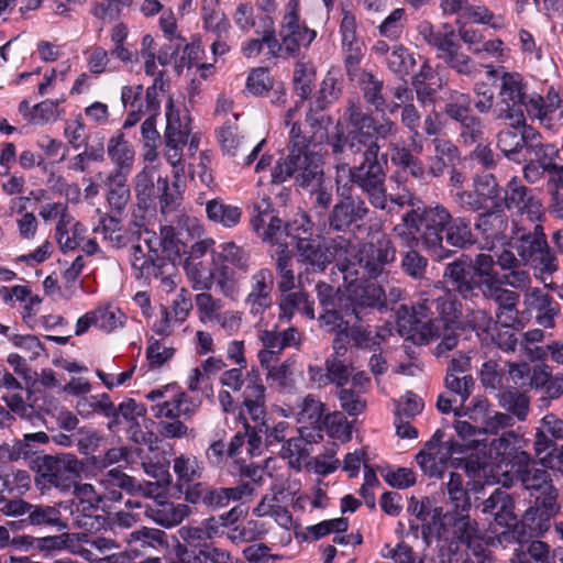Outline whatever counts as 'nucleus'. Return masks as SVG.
<instances>
[{
	"instance_id": "nucleus-50",
	"label": "nucleus",
	"mask_w": 563,
	"mask_h": 563,
	"mask_svg": "<svg viewBox=\"0 0 563 563\" xmlns=\"http://www.w3.org/2000/svg\"><path fill=\"white\" fill-rule=\"evenodd\" d=\"M145 413L146 409L143 405H140L134 399L129 398L115 408V417L108 421L107 427L113 432L118 430L121 424V419L131 424L136 422L139 417L145 416Z\"/></svg>"
},
{
	"instance_id": "nucleus-15",
	"label": "nucleus",
	"mask_w": 563,
	"mask_h": 563,
	"mask_svg": "<svg viewBox=\"0 0 563 563\" xmlns=\"http://www.w3.org/2000/svg\"><path fill=\"white\" fill-rule=\"evenodd\" d=\"M499 90L495 104L497 119L523 118L521 106L526 104V85L517 73L504 71L499 77Z\"/></svg>"
},
{
	"instance_id": "nucleus-11",
	"label": "nucleus",
	"mask_w": 563,
	"mask_h": 563,
	"mask_svg": "<svg viewBox=\"0 0 563 563\" xmlns=\"http://www.w3.org/2000/svg\"><path fill=\"white\" fill-rule=\"evenodd\" d=\"M420 35L432 47L437 49V57L441 59L445 66L456 74L473 77L477 73L474 60L461 51V45L453 41V33L449 32L443 36L432 32L430 23L420 25Z\"/></svg>"
},
{
	"instance_id": "nucleus-60",
	"label": "nucleus",
	"mask_w": 563,
	"mask_h": 563,
	"mask_svg": "<svg viewBox=\"0 0 563 563\" xmlns=\"http://www.w3.org/2000/svg\"><path fill=\"white\" fill-rule=\"evenodd\" d=\"M96 313L97 327L106 332H111L118 327L123 325L124 313L115 307H98L93 310Z\"/></svg>"
},
{
	"instance_id": "nucleus-64",
	"label": "nucleus",
	"mask_w": 563,
	"mask_h": 563,
	"mask_svg": "<svg viewBox=\"0 0 563 563\" xmlns=\"http://www.w3.org/2000/svg\"><path fill=\"white\" fill-rule=\"evenodd\" d=\"M294 364V361L286 360L282 364L268 368V372L266 373L267 380L277 383L282 390L292 389L295 387V379L292 377Z\"/></svg>"
},
{
	"instance_id": "nucleus-14",
	"label": "nucleus",
	"mask_w": 563,
	"mask_h": 563,
	"mask_svg": "<svg viewBox=\"0 0 563 563\" xmlns=\"http://www.w3.org/2000/svg\"><path fill=\"white\" fill-rule=\"evenodd\" d=\"M295 250L296 261L301 268L298 274L299 280L325 272L334 260L331 246L313 238H296Z\"/></svg>"
},
{
	"instance_id": "nucleus-26",
	"label": "nucleus",
	"mask_w": 563,
	"mask_h": 563,
	"mask_svg": "<svg viewBox=\"0 0 563 563\" xmlns=\"http://www.w3.org/2000/svg\"><path fill=\"white\" fill-rule=\"evenodd\" d=\"M504 195L497 208L518 209L519 211L533 212L540 208V203L532 196L529 190L519 180L512 178L506 189L503 190Z\"/></svg>"
},
{
	"instance_id": "nucleus-23",
	"label": "nucleus",
	"mask_w": 563,
	"mask_h": 563,
	"mask_svg": "<svg viewBox=\"0 0 563 563\" xmlns=\"http://www.w3.org/2000/svg\"><path fill=\"white\" fill-rule=\"evenodd\" d=\"M101 483L106 488L115 487L131 496L142 495L150 497L156 492V484H153V482H140L124 473L120 467L108 471Z\"/></svg>"
},
{
	"instance_id": "nucleus-59",
	"label": "nucleus",
	"mask_w": 563,
	"mask_h": 563,
	"mask_svg": "<svg viewBox=\"0 0 563 563\" xmlns=\"http://www.w3.org/2000/svg\"><path fill=\"white\" fill-rule=\"evenodd\" d=\"M362 322L363 321L355 320L353 324H347L349 339L360 349L376 351L379 349V342L376 340L378 334L373 335L368 327H364Z\"/></svg>"
},
{
	"instance_id": "nucleus-40",
	"label": "nucleus",
	"mask_w": 563,
	"mask_h": 563,
	"mask_svg": "<svg viewBox=\"0 0 563 563\" xmlns=\"http://www.w3.org/2000/svg\"><path fill=\"white\" fill-rule=\"evenodd\" d=\"M316 69L305 62H297L294 69L292 85L296 95L300 98V102L307 100L314 87Z\"/></svg>"
},
{
	"instance_id": "nucleus-48",
	"label": "nucleus",
	"mask_w": 563,
	"mask_h": 563,
	"mask_svg": "<svg viewBox=\"0 0 563 563\" xmlns=\"http://www.w3.org/2000/svg\"><path fill=\"white\" fill-rule=\"evenodd\" d=\"M179 173L175 172V181L173 188L169 187L167 177H158L157 190L159 191V210L163 214H168L176 210L178 201L180 200L179 190Z\"/></svg>"
},
{
	"instance_id": "nucleus-7",
	"label": "nucleus",
	"mask_w": 563,
	"mask_h": 563,
	"mask_svg": "<svg viewBox=\"0 0 563 563\" xmlns=\"http://www.w3.org/2000/svg\"><path fill=\"white\" fill-rule=\"evenodd\" d=\"M510 246L523 265L533 266L542 275H552L559 269L558 258L549 246L541 224H534L532 230L518 229L510 240Z\"/></svg>"
},
{
	"instance_id": "nucleus-6",
	"label": "nucleus",
	"mask_w": 563,
	"mask_h": 563,
	"mask_svg": "<svg viewBox=\"0 0 563 563\" xmlns=\"http://www.w3.org/2000/svg\"><path fill=\"white\" fill-rule=\"evenodd\" d=\"M30 468L35 472V485L41 490L55 488L66 493L77 484L80 462L70 453L43 454L31 460Z\"/></svg>"
},
{
	"instance_id": "nucleus-18",
	"label": "nucleus",
	"mask_w": 563,
	"mask_h": 563,
	"mask_svg": "<svg viewBox=\"0 0 563 563\" xmlns=\"http://www.w3.org/2000/svg\"><path fill=\"white\" fill-rule=\"evenodd\" d=\"M145 243L150 249V258L154 265L157 266L156 275L163 274L162 271L168 262L173 267L177 263H181V254L186 253L185 245L177 238V233L174 227L164 225L161 228L159 246L162 249V255L158 254L157 250L153 246L152 239H145Z\"/></svg>"
},
{
	"instance_id": "nucleus-1",
	"label": "nucleus",
	"mask_w": 563,
	"mask_h": 563,
	"mask_svg": "<svg viewBox=\"0 0 563 563\" xmlns=\"http://www.w3.org/2000/svg\"><path fill=\"white\" fill-rule=\"evenodd\" d=\"M510 472L534 498V505L522 516V526H528L529 537H540L550 528V521L560 512L558 489L544 465L526 451H516L510 461Z\"/></svg>"
},
{
	"instance_id": "nucleus-12",
	"label": "nucleus",
	"mask_w": 563,
	"mask_h": 563,
	"mask_svg": "<svg viewBox=\"0 0 563 563\" xmlns=\"http://www.w3.org/2000/svg\"><path fill=\"white\" fill-rule=\"evenodd\" d=\"M397 249L388 235L361 245L356 254L357 263L368 279H378L386 273V266L396 261Z\"/></svg>"
},
{
	"instance_id": "nucleus-61",
	"label": "nucleus",
	"mask_w": 563,
	"mask_h": 563,
	"mask_svg": "<svg viewBox=\"0 0 563 563\" xmlns=\"http://www.w3.org/2000/svg\"><path fill=\"white\" fill-rule=\"evenodd\" d=\"M324 411L325 405L316 399L312 395H308L302 400L301 410L299 412V421L308 422L316 430H318Z\"/></svg>"
},
{
	"instance_id": "nucleus-20",
	"label": "nucleus",
	"mask_w": 563,
	"mask_h": 563,
	"mask_svg": "<svg viewBox=\"0 0 563 563\" xmlns=\"http://www.w3.org/2000/svg\"><path fill=\"white\" fill-rule=\"evenodd\" d=\"M505 284H495L479 291L485 299L497 303L496 318L498 324L512 325L518 321L517 306L520 296L518 292L504 288Z\"/></svg>"
},
{
	"instance_id": "nucleus-16",
	"label": "nucleus",
	"mask_w": 563,
	"mask_h": 563,
	"mask_svg": "<svg viewBox=\"0 0 563 563\" xmlns=\"http://www.w3.org/2000/svg\"><path fill=\"white\" fill-rule=\"evenodd\" d=\"M278 34L286 56H297L300 46L308 47L316 38L314 30L299 23L297 0H289Z\"/></svg>"
},
{
	"instance_id": "nucleus-45",
	"label": "nucleus",
	"mask_w": 563,
	"mask_h": 563,
	"mask_svg": "<svg viewBox=\"0 0 563 563\" xmlns=\"http://www.w3.org/2000/svg\"><path fill=\"white\" fill-rule=\"evenodd\" d=\"M510 563H554L550 558V547L540 540L528 543L527 548L516 550Z\"/></svg>"
},
{
	"instance_id": "nucleus-13",
	"label": "nucleus",
	"mask_w": 563,
	"mask_h": 563,
	"mask_svg": "<svg viewBox=\"0 0 563 563\" xmlns=\"http://www.w3.org/2000/svg\"><path fill=\"white\" fill-rule=\"evenodd\" d=\"M482 512L494 517V521L499 526L507 529H512L516 534L517 541L522 545L528 541L529 530L528 526H522V520L519 521L515 514V499L505 490L496 488L492 495L481 504Z\"/></svg>"
},
{
	"instance_id": "nucleus-38",
	"label": "nucleus",
	"mask_w": 563,
	"mask_h": 563,
	"mask_svg": "<svg viewBox=\"0 0 563 563\" xmlns=\"http://www.w3.org/2000/svg\"><path fill=\"white\" fill-rule=\"evenodd\" d=\"M260 340L265 349L274 350L278 354L288 346L300 344L299 332L292 327L283 331L276 329L264 330L260 334Z\"/></svg>"
},
{
	"instance_id": "nucleus-28",
	"label": "nucleus",
	"mask_w": 563,
	"mask_h": 563,
	"mask_svg": "<svg viewBox=\"0 0 563 563\" xmlns=\"http://www.w3.org/2000/svg\"><path fill=\"white\" fill-rule=\"evenodd\" d=\"M213 263L221 261L231 265L236 271L246 274L251 268V253L244 246L238 245L234 241L219 244L217 251H212Z\"/></svg>"
},
{
	"instance_id": "nucleus-34",
	"label": "nucleus",
	"mask_w": 563,
	"mask_h": 563,
	"mask_svg": "<svg viewBox=\"0 0 563 563\" xmlns=\"http://www.w3.org/2000/svg\"><path fill=\"white\" fill-rule=\"evenodd\" d=\"M214 264L205 261H184V269L195 290H210L214 284Z\"/></svg>"
},
{
	"instance_id": "nucleus-32",
	"label": "nucleus",
	"mask_w": 563,
	"mask_h": 563,
	"mask_svg": "<svg viewBox=\"0 0 563 563\" xmlns=\"http://www.w3.org/2000/svg\"><path fill=\"white\" fill-rule=\"evenodd\" d=\"M206 213L210 221L231 229L241 221L242 210L240 207L225 203L221 198H214L206 203Z\"/></svg>"
},
{
	"instance_id": "nucleus-49",
	"label": "nucleus",
	"mask_w": 563,
	"mask_h": 563,
	"mask_svg": "<svg viewBox=\"0 0 563 563\" xmlns=\"http://www.w3.org/2000/svg\"><path fill=\"white\" fill-rule=\"evenodd\" d=\"M473 185L486 207H488V202L492 206H496L501 201L504 189L498 185L494 175L484 174L476 176Z\"/></svg>"
},
{
	"instance_id": "nucleus-63",
	"label": "nucleus",
	"mask_w": 563,
	"mask_h": 563,
	"mask_svg": "<svg viewBox=\"0 0 563 563\" xmlns=\"http://www.w3.org/2000/svg\"><path fill=\"white\" fill-rule=\"evenodd\" d=\"M464 14L467 19L478 24H487L494 30L504 27V18L495 14L485 5L466 4Z\"/></svg>"
},
{
	"instance_id": "nucleus-35",
	"label": "nucleus",
	"mask_w": 563,
	"mask_h": 563,
	"mask_svg": "<svg viewBox=\"0 0 563 563\" xmlns=\"http://www.w3.org/2000/svg\"><path fill=\"white\" fill-rule=\"evenodd\" d=\"M496 260L493 255L479 253L472 260V268L478 279L479 291L495 284H503L501 275L496 271Z\"/></svg>"
},
{
	"instance_id": "nucleus-33",
	"label": "nucleus",
	"mask_w": 563,
	"mask_h": 563,
	"mask_svg": "<svg viewBox=\"0 0 563 563\" xmlns=\"http://www.w3.org/2000/svg\"><path fill=\"white\" fill-rule=\"evenodd\" d=\"M300 437L285 441L279 452L280 457L287 459L289 466L297 470L301 467L302 461L310 454L308 446L312 442H318V439L310 433L303 434V431H300Z\"/></svg>"
},
{
	"instance_id": "nucleus-5",
	"label": "nucleus",
	"mask_w": 563,
	"mask_h": 563,
	"mask_svg": "<svg viewBox=\"0 0 563 563\" xmlns=\"http://www.w3.org/2000/svg\"><path fill=\"white\" fill-rule=\"evenodd\" d=\"M450 211L441 206L417 207L402 214V220L413 225L418 232L422 247L437 261L446 260L455 251L444 244V233Z\"/></svg>"
},
{
	"instance_id": "nucleus-52",
	"label": "nucleus",
	"mask_w": 563,
	"mask_h": 563,
	"mask_svg": "<svg viewBox=\"0 0 563 563\" xmlns=\"http://www.w3.org/2000/svg\"><path fill=\"white\" fill-rule=\"evenodd\" d=\"M531 297L534 309L540 312V316H538L539 323L544 327H552L553 318L559 312L558 305L554 303L553 298L539 288L532 290Z\"/></svg>"
},
{
	"instance_id": "nucleus-53",
	"label": "nucleus",
	"mask_w": 563,
	"mask_h": 563,
	"mask_svg": "<svg viewBox=\"0 0 563 563\" xmlns=\"http://www.w3.org/2000/svg\"><path fill=\"white\" fill-rule=\"evenodd\" d=\"M453 537L459 543H470L474 538L481 534L478 523L471 519L470 514L460 512V516H452Z\"/></svg>"
},
{
	"instance_id": "nucleus-43",
	"label": "nucleus",
	"mask_w": 563,
	"mask_h": 563,
	"mask_svg": "<svg viewBox=\"0 0 563 563\" xmlns=\"http://www.w3.org/2000/svg\"><path fill=\"white\" fill-rule=\"evenodd\" d=\"M185 118L188 122L183 123L179 111L175 110L173 100L169 99L166 107L165 140H168L170 143L187 141L190 134L188 113H186Z\"/></svg>"
},
{
	"instance_id": "nucleus-39",
	"label": "nucleus",
	"mask_w": 563,
	"mask_h": 563,
	"mask_svg": "<svg viewBox=\"0 0 563 563\" xmlns=\"http://www.w3.org/2000/svg\"><path fill=\"white\" fill-rule=\"evenodd\" d=\"M108 155L117 165L115 169L129 173L134 158V150L124 139V134L122 132H119L109 140Z\"/></svg>"
},
{
	"instance_id": "nucleus-25",
	"label": "nucleus",
	"mask_w": 563,
	"mask_h": 563,
	"mask_svg": "<svg viewBox=\"0 0 563 563\" xmlns=\"http://www.w3.org/2000/svg\"><path fill=\"white\" fill-rule=\"evenodd\" d=\"M497 265L505 273L501 274L503 284L517 289H522L530 282L527 271L522 269L521 258L515 255L512 251L504 250L497 255Z\"/></svg>"
},
{
	"instance_id": "nucleus-31",
	"label": "nucleus",
	"mask_w": 563,
	"mask_h": 563,
	"mask_svg": "<svg viewBox=\"0 0 563 563\" xmlns=\"http://www.w3.org/2000/svg\"><path fill=\"white\" fill-rule=\"evenodd\" d=\"M280 314L279 320L290 321L295 310L302 312L309 319L314 318L313 301L309 300V296L303 290L295 292H285L282 295L279 302Z\"/></svg>"
},
{
	"instance_id": "nucleus-27",
	"label": "nucleus",
	"mask_w": 563,
	"mask_h": 563,
	"mask_svg": "<svg viewBox=\"0 0 563 563\" xmlns=\"http://www.w3.org/2000/svg\"><path fill=\"white\" fill-rule=\"evenodd\" d=\"M471 220L466 217H453L446 223L444 244L459 250H465L476 243Z\"/></svg>"
},
{
	"instance_id": "nucleus-9",
	"label": "nucleus",
	"mask_w": 563,
	"mask_h": 563,
	"mask_svg": "<svg viewBox=\"0 0 563 563\" xmlns=\"http://www.w3.org/2000/svg\"><path fill=\"white\" fill-rule=\"evenodd\" d=\"M243 368L240 366L224 371L220 377V383L233 391H240L245 384L242 405L251 419L257 422L266 415V387L257 368L252 367L245 376L243 375Z\"/></svg>"
},
{
	"instance_id": "nucleus-37",
	"label": "nucleus",
	"mask_w": 563,
	"mask_h": 563,
	"mask_svg": "<svg viewBox=\"0 0 563 563\" xmlns=\"http://www.w3.org/2000/svg\"><path fill=\"white\" fill-rule=\"evenodd\" d=\"M400 271L415 282L427 279L429 260L417 249L407 250L400 253Z\"/></svg>"
},
{
	"instance_id": "nucleus-58",
	"label": "nucleus",
	"mask_w": 563,
	"mask_h": 563,
	"mask_svg": "<svg viewBox=\"0 0 563 563\" xmlns=\"http://www.w3.org/2000/svg\"><path fill=\"white\" fill-rule=\"evenodd\" d=\"M349 529V519L345 517H340L330 520H323L317 525L309 526L306 528V539H311L317 541L332 532L343 533Z\"/></svg>"
},
{
	"instance_id": "nucleus-2",
	"label": "nucleus",
	"mask_w": 563,
	"mask_h": 563,
	"mask_svg": "<svg viewBox=\"0 0 563 563\" xmlns=\"http://www.w3.org/2000/svg\"><path fill=\"white\" fill-rule=\"evenodd\" d=\"M327 144L335 163V185H343L342 180L346 178L347 185H356L374 208L385 210L386 173L378 159L377 148L372 146L367 152L350 156L344 144L328 139Z\"/></svg>"
},
{
	"instance_id": "nucleus-10",
	"label": "nucleus",
	"mask_w": 563,
	"mask_h": 563,
	"mask_svg": "<svg viewBox=\"0 0 563 563\" xmlns=\"http://www.w3.org/2000/svg\"><path fill=\"white\" fill-rule=\"evenodd\" d=\"M335 186L338 200L328 214V225L332 231L346 233L353 227L360 228V222L369 214V208L361 197L352 195V187L347 183Z\"/></svg>"
},
{
	"instance_id": "nucleus-55",
	"label": "nucleus",
	"mask_w": 563,
	"mask_h": 563,
	"mask_svg": "<svg viewBox=\"0 0 563 563\" xmlns=\"http://www.w3.org/2000/svg\"><path fill=\"white\" fill-rule=\"evenodd\" d=\"M386 63L388 68L401 78L407 76L416 64L408 49L398 44L391 46V52L386 57Z\"/></svg>"
},
{
	"instance_id": "nucleus-46",
	"label": "nucleus",
	"mask_w": 563,
	"mask_h": 563,
	"mask_svg": "<svg viewBox=\"0 0 563 563\" xmlns=\"http://www.w3.org/2000/svg\"><path fill=\"white\" fill-rule=\"evenodd\" d=\"M236 120L238 115H234L233 120H228L217 133L222 152L229 156H235L243 146V136L239 132Z\"/></svg>"
},
{
	"instance_id": "nucleus-21",
	"label": "nucleus",
	"mask_w": 563,
	"mask_h": 563,
	"mask_svg": "<svg viewBox=\"0 0 563 563\" xmlns=\"http://www.w3.org/2000/svg\"><path fill=\"white\" fill-rule=\"evenodd\" d=\"M522 136L520 141V156L515 163H523L526 161H544L547 158H556L559 150L551 143H544L542 135L531 125L521 126Z\"/></svg>"
},
{
	"instance_id": "nucleus-44",
	"label": "nucleus",
	"mask_w": 563,
	"mask_h": 563,
	"mask_svg": "<svg viewBox=\"0 0 563 563\" xmlns=\"http://www.w3.org/2000/svg\"><path fill=\"white\" fill-rule=\"evenodd\" d=\"M384 82L371 73H366L361 82L365 102L377 112L385 113L386 99L383 95Z\"/></svg>"
},
{
	"instance_id": "nucleus-62",
	"label": "nucleus",
	"mask_w": 563,
	"mask_h": 563,
	"mask_svg": "<svg viewBox=\"0 0 563 563\" xmlns=\"http://www.w3.org/2000/svg\"><path fill=\"white\" fill-rule=\"evenodd\" d=\"M444 384L448 390L460 397L461 407L465 404L472 394L475 382L472 375H453L446 374Z\"/></svg>"
},
{
	"instance_id": "nucleus-56",
	"label": "nucleus",
	"mask_w": 563,
	"mask_h": 563,
	"mask_svg": "<svg viewBox=\"0 0 563 563\" xmlns=\"http://www.w3.org/2000/svg\"><path fill=\"white\" fill-rule=\"evenodd\" d=\"M341 91L342 90L336 77V71L332 69L329 70L319 89V96L316 100L317 109H325L330 103L339 99Z\"/></svg>"
},
{
	"instance_id": "nucleus-42",
	"label": "nucleus",
	"mask_w": 563,
	"mask_h": 563,
	"mask_svg": "<svg viewBox=\"0 0 563 563\" xmlns=\"http://www.w3.org/2000/svg\"><path fill=\"white\" fill-rule=\"evenodd\" d=\"M275 269L277 276L279 277V291L285 294L292 290L295 288L292 255L290 254L287 244L282 245V249L276 254Z\"/></svg>"
},
{
	"instance_id": "nucleus-30",
	"label": "nucleus",
	"mask_w": 563,
	"mask_h": 563,
	"mask_svg": "<svg viewBox=\"0 0 563 563\" xmlns=\"http://www.w3.org/2000/svg\"><path fill=\"white\" fill-rule=\"evenodd\" d=\"M516 123L510 124L506 129L499 131L497 134V147L500 152L512 162L521 158L520 156V141L522 136V125H526L525 118H515Z\"/></svg>"
},
{
	"instance_id": "nucleus-36",
	"label": "nucleus",
	"mask_w": 563,
	"mask_h": 563,
	"mask_svg": "<svg viewBox=\"0 0 563 563\" xmlns=\"http://www.w3.org/2000/svg\"><path fill=\"white\" fill-rule=\"evenodd\" d=\"M145 514L163 527H174L187 516V506L164 501L155 504V507H147Z\"/></svg>"
},
{
	"instance_id": "nucleus-24",
	"label": "nucleus",
	"mask_w": 563,
	"mask_h": 563,
	"mask_svg": "<svg viewBox=\"0 0 563 563\" xmlns=\"http://www.w3.org/2000/svg\"><path fill=\"white\" fill-rule=\"evenodd\" d=\"M474 228L486 240H503L508 229V217L501 208L492 206L477 216Z\"/></svg>"
},
{
	"instance_id": "nucleus-17",
	"label": "nucleus",
	"mask_w": 563,
	"mask_h": 563,
	"mask_svg": "<svg viewBox=\"0 0 563 563\" xmlns=\"http://www.w3.org/2000/svg\"><path fill=\"white\" fill-rule=\"evenodd\" d=\"M342 298L343 310L352 312L355 320L365 321L369 310L383 311L382 300L385 298V289L375 283H360Z\"/></svg>"
},
{
	"instance_id": "nucleus-3",
	"label": "nucleus",
	"mask_w": 563,
	"mask_h": 563,
	"mask_svg": "<svg viewBox=\"0 0 563 563\" xmlns=\"http://www.w3.org/2000/svg\"><path fill=\"white\" fill-rule=\"evenodd\" d=\"M344 118L345 124L338 122L327 139L344 144L350 156L367 152L372 146L377 148L379 155L378 141L394 139L399 132L397 123L386 117V113H382V119L377 121L355 104L346 109Z\"/></svg>"
},
{
	"instance_id": "nucleus-47",
	"label": "nucleus",
	"mask_w": 563,
	"mask_h": 563,
	"mask_svg": "<svg viewBox=\"0 0 563 563\" xmlns=\"http://www.w3.org/2000/svg\"><path fill=\"white\" fill-rule=\"evenodd\" d=\"M500 406L519 421H525L529 412V397L516 388L500 394Z\"/></svg>"
},
{
	"instance_id": "nucleus-19",
	"label": "nucleus",
	"mask_w": 563,
	"mask_h": 563,
	"mask_svg": "<svg viewBox=\"0 0 563 563\" xmlns=\"http://www.w3.org/2000/svg\"><path fill=\"white\" fill-rule=\"evenodd\" d=\"M250 283V292L245 298V303L250 306L251 313L262 314L273 302V272L266 267L261 268L251 276Z\"/></svg>"
},
{
	"instance_id": "nucleus-4",
	"label": "nucleus",
	"mask_w": 563,
	"mask_h": 563,
	"mask_svg": "<svg viewBox=\"0 0 563 563\" xmlns=\"http://www.w3.org/2000/svg\"><path fill=\"white\" fill-rule=\"evenodd\" d=\"M460 303L450 296H428L420 298L416 305H400L396 311L399 327L412 332L419 344L434 340V333L445 327V322L457 319Z\"/></svg>"
},
{
	"instance_id": "nucleus-8",
	"label": "nucleus",
	"mask_w": 563,
	"mask_h": 563,
	"mask_svg": "<svg viewBox=\"0 0 563 563\" xmlns=\"http://www.w3.org/2000/svg\"><path fill=\"white\" fill-rule=\"evenodd\" d=\"M323 176V159L317 152L301 156L287 155L278 159L272 169V183L282 184L295 177L297 186L310 191L321 186Z\"/></svg>"
},
{
	"instance_id": "nucleus-51",
	"label": "nucleus",
	"mask_w": 563,
	"mask_h": 563,
	"mask_svg": "<svg viewBox=\"0 0 563 563\" xmlns=\"http://www.w3.org/2000/svg\"><path fill=\"white\" fill-rule=\"evenodd\" d=\"M434 333V339H441L440 343L434 349V355L440 357L453 350L459 343L460 332L463 330L461 322L456 319L445 322V327L441 328Z\"/></svg>"
},
{
	"instance_id": "nucleus-22",
	"label": "nucleus",
	"mask_w": 563,
	"mask_h": 563,
	"mask_svg": "<svg viewBox=\"0 0 563 563\" xmlns=\"http://www.w3.org/2000/svg\"><path fill=\"white\" fill-rule=\"evenodd\" d=\"M527 111L530 115L537 118L542 125L551 128L556 111H560L559 117H563V99L559 91L551 86L545 97L538 95L529 99Z\"/></svg>"
},
{
	"instance_id": "nucleus-29",
	"label": "nucleus",
	"mask_w": 563,
	"mask_h": 563,
	"mask_svg": "<svg viewBox=\"0 0 563 563\" xmlns=\"http://www.w3.org/2000/svg\"><path fill=\"white\" fill-rule=\"evenodd\" d=\"M128 173L114 169L107 178V200L117 214H121L130 199V188L126 184Z\"/></svg>"
},
{
	"instance_id": "nucleus-57",
	"label": "nucleus",
	"mask_w": 563,
	"mask_h": 563,
	"mask_svg": "<svg viewBox=\"0 0 563 563\" xmlns=\"http://www.w3.org/2000/svg\"><path fill=\"white\" fill-rule=\"evenodd\" d=\"M25 521L32 526H56L60 519V511L48 505H33L27 510Z\"/></svg>"
},
{
	"instance_id": "nucleus-54",
	"label": "nucleus",
	"mask_w": 563,
	"mask_h": 563,
	"mask_svg": "<svg viewBox=\"0 0 563 563\" xmlns=\"http://www.w3.org/2000/svg\"><path fill=\"white\" fill-rule=\"evenodd\" d=\"M472 99L468 93H463L456 90L451 91L448 102L444 106L443 112L456 122H461L466 115L472 113Z\"/></svg>"
},
{
	"instance_id": "nucleus-41",
	"label": "nucleus",
	"mask_w": 563,
	"mask_h": 563,
	"mask_svg": "<svg viewBox=\"0 0 563 563\" xmlns=\"http://www.w3.org/2000/svg\"><path fill=\"white\" fill-rule=\"evenodd\" d=\"M174 472L178 477L179 492H183L184 485L199 479L203 473V464L196 456L180 455L174 460Z\"/></svg>"
}]
</instances>
